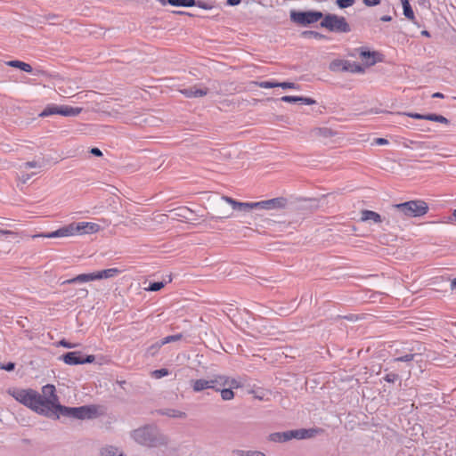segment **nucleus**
Instances as JSON below:
<instances>
[{"instance_id": "b1692460", "label": "nucleus", "mask_w": 456, "mask_h": 456, "mask_svg": "<svg viewBox=\"0 0 456 456\" xmlns=\"http://www.w3.org/2000/svg\"><path fill=\"white\" fill-rule=\"evenodd\" d=\"M102 456H126L122 451L115 446H106L102 450Z\"/></svg>"}, {"instance_id": "2eb2a0df", "label": "nucleus", "mask_w": 456, "mask_h": 456, "mask_svg": "<svg viewBox=\"0 0 456 456\" xmlns=\"http://www.w3.org/2000/svg\"><path fill=\"white\" fill-rule=\"evenodd\" d=\"M82 111L81 108L69 105H58V114L64 117H76Z\"/></svg>"}, {"instance_id": "5fc2aeb1", "label": "nucleus", "mask_w": 456, "mask_h": 456, "mask_svg": "<svg viewBox=\"0 0 456 456\" xmlns=\"http://www.w3.org/2000/svg\"><path fill=\"white\" fill-rule=\"evenodd\" d=\"M247 454V456H266L265 453L259 451H248Z\"/></svg>"}, {"instance_id": "f257e3e1", "label": "nucleus", "mask_w": 456, "mask_h": 456, "mask_svg": "<svg viewBox=\"0 0 456 456\" xmlns=\"http://www.w3.org/2000/svg\"><path fill=\"white\" fill-rule=\"evenodd\" d=\"M9 394L19 403L41 415L48 417V415L53 414L51 410L53 402L44 398L39 393L31 388L14 389L9 391Z\"/></svg>"}, {"instance_id": "052dcab7", "label": "nucleus", "mask_w": 456, "mask_h": 456, "mask_svg": "<svg viewBox=\"0 0 456 456\" xmlns=\"http://www.w3.org/2000/svg\"><path fill=\"white\" fill-rule=\"evenodd\" d=\"M432 97L433 98H442L443 99V98H444V95L442 93L437 92V93L433 94Z\"/></svg>"}, {"instance_id": "0e129e2a", "label": "nucleus", "mask_w": 456, "mask_h": 456, "mask_svg": "<svg viewBox=\"0 0 456 456\" xmlns=\"http://www.w3.org/2000/svg\"><path fill=\"white\" fill-rule=\"evenodd\" d=\"M421 35L424 36V37H431L430 33L428 30H422L421 31Z\"/></svg>"}, {"instance_id": "09e8293b", "label": "nucleus", "mask_w": 456, "mask_h": 456, "mask_svg": "<svg viewBox=\"0 0 456 456\" xmlns=\"http://www.w3.org/2000/svg\"><path fill=\"white\" fill-rule=\"evenodd\" d=\"M59 346H63L65 348H69V349L75 348L77 346L76 344L70 343L64 338L59 341Z\"/></svg>"}, {"instance_id": "1a4fd4ad", "label": "nucleus", "mask_w": 456, "mask_h": 456, "mask_svg": "<svg viewBox=\"0 0 456 456\" xmlns=\"http://www.w3.org/2000/svg\"><path fill=\"white\" fill-rule=\"evenodd\" d=\"M59 360L62 361L68 365H79L85 363H92L94 362L95 357L93 354L84 355L80 351H72L61 354Z\"/></svg>"}, {"instance_id": "3c124183", "label": "nucleus", "mask_w": 456, "mask_h": 456, "mask_svg": "<svg viewBox=\"0 0 456 456\" xmlns=\"http://www.w3.org/2000/svg\"><path fill=\"white\" fill-rule=\"evenodd\" d=\"M265 203H266V200L252 202L253 209L254 208L266 209Z\"/></svg>"}, {"instance_id": "bf43d9fd", "label": "nucleus", "mask_w": 456, "mask_h": 456, "mask_svg": "<svg viewBox=\"0 0 456 456\" xmlns=\"http://www.w3.org/2000/svg\"><path fill=\"white\" fill-rule=\"evenodd\" d=\"M392 20V17L390 15H384L380 18V20L388 22Z\"/></svg>"}, {"instance_id": "c85d7f7f", "label": "nucleus", "mask_w": 456, "mask_h": 456, "mask_svg": "<svg viewBox=\"0 0 456 456\" xmlns=\"http://www.w3.org/2000/svg\"><path fill=\"white\" fill-rule=\"evenodd\" d=\"M163 415L170 418L183 419L186 417V413L175 409H167L161 412Z\"/></svg>"}, {"instance_id": "a18cd8bd", "label": "nucleus", "mask_w": 456, "mask_h": 456, "mask_svg": "<svg viewBox=\"0 0 456 456\" xmlns=\"http://www.w3.org/2000/svg\"><path fill=\"white\" fill-rule=\"evenodd\" d=\"M15 368V363L12 362H9L7 363H2L0 362V369L6 370V371H12Z\"/></svg>"}, {"instance_id": "cd10ccee", "label": "nucleus", "mask_w": 456, "mask_h": 456, "mask_svg": "<svg viewBox=\"0 0 456 456\" xmlns=\"http://www.w3.org/2000/svg\"><path fill=\"white\" fill-rule=\"evenodd\" d=\"M427 120L438 122V123H442L444 125H449L451 123V121L447 118L444 117L443 115H439V114H436V113H428V117H427Z\"/></svg>"}, {"instance_id": "49530a36", "label": "nucleus", "mask_w": 456, "mask_h": 456, "mask_svg": "<svg viewBox=\"0 0 456 456\" xmlns=\"http://www.w3.org/2000/svg\"><path fill=\"white\" fill-rule=\"evenodd\" d=\"M222 200L227 202L232 206V208L235 210L237 204L239 201L235 200L234 199L228 197V196H223Z\"/></svg>"}, {"instance_id": "f03ea898", "label": "nucleus", "mask_w": 456, "mask_h": 456, "mask_svg": "<svg viewBox=\"0 0 456 456\" xmlns=\"http://www.w3.org/2000/svg\"><path fill=\"white\" fill-rule=\"evenodd\" d=\"M100 228L101 227L98 224L92 222L71 223L69 225L61 227L56 231L47 233H39L35 235V237L53 239L69 237L77 234H92L97 232Z\"/></svg>"}, {"instance_id": "473e14b6", "label": "nucleus", "mask_w": 456, "mask_h": 456, "mask_svg": "<svg viewBox=\"0 0 456 456\" xmlns=\"http://www.w3.org/2000/svg\"><path fill=\"white\" fill-rule=\"evenodd\" d=\"M413 349H410V353L404 354L403 355H399L394 358V362H411L414 357L417 355V354L412 353Z\"/></svg>"}, {"instance_id": "864d4df0", "label": "nucleus", "mask_w": 456, "mask_h": 456, "mask_svg": "<svg viewBox=\"0 0 456 456\" xmlns=\"http://www.w3.org/2000/svg\"><path fill=\"white\" fill-rule=\"evenodd\" d=\"M375 143L377 145H387V144H388V140L386 138H376Z\"/></svg>"}, {"instance_id": "603ef678", "label": "nucleus", "mask_w": 456, "mask_h": 456, "mask_svg": "<svg viewBox=\"0 0 456 456\" xmlns=\"http://www.w3.org/2000/svg\"><path fill=\"white\" fill-rule=\"evenodd\" d=\"M381 0H362L363 4L367 6H376L380 3Z\"/></svg>"}, {"instance_id": "338daca9", "label": "nucleus", "mask_w": 456, "mask_h": 456, "mask_svg": "<svg viewBox=\"0 0 456 456\" xmlns=\"http://www.w3.org/2000/svg\"><path fill=\"white\" fill-rule=\"evenodd\" d=\"M452 216L456 220V208L452 212Z\"/></svg>"}, {"instance_id": "79ce46f5", "label": "nucleus", "mask_w": 456, "mask_h": 456, "mask_svg": "<svg viewBox=\"0 0 456 456\" xmlns=\"http://www.w3.org/2000/svg\"><path fill=\"white\" fill-rule=\"evenodd\" d=\"M407 117L414 118V119H419V120H427L428 114H420L417 112H406L404 113Z\"/></svg>"}, {"instance_id": "4be33fe9", "label": "nucleus", "mask_w": 456, "mask_h": 456, "mask_svg": "<svg viewBox=\"0 0 456 456\" xmlns=\"http://www.w3.org/2000/svg\"><path fill=\"white\" fill-rule=\"evenodd\" d=\"M362 221H369L371 220L374 223H380L381 222V216L372 210H363L362 211Z\"/></svg>"}, {"instance_id": "ea45409f", "label": "nucleus", "mask_w": 456, "mask_h": 456, "mask_svg": "<svg viewBox=\"0 0 456 456\" xmlns=\"http://www.w3.org/2000/svg\"><path fill=\"white\" fill-rule=\"evenodd\" d=\"M169 373L168 370L166 369V368H161V369H159V370H155L153 372H152V376L155 378V379H161L163 377H166L167 376Z\"/></svg>"}, {"instance_id": "2f4dec72", "label": "nucleus", "mask_w": 456, "mask_h": 456, "mask_svg": "<svg viewBox=\"0 0 456 456\" xmlns=\"http://www.w3.org/2000/svg\"><path fill=\"white\" fill-rule=\"evenodd\" d=\"M304 38H314L317 40L324 39L326 37L322 33L314 30H305L301 33Z\"/></svg>"}, {"instance_id": "20e7f679", "label": "nucleus", "mask_w": 456, "mask_h": 456, "mask_svg": "<svg viewBox=\"0 0 456 456\" xmlns=\"http://www.w3.org/2000/svg\"><path fill=\"white\" fill-rule=\"evenodd\" d=\"M132 438L139 444L147 447H157L167 444V437L152 426H144L131 433Z\"/></svg>"}, {"instance_id": "8fccbe9b", "label": "nucleus", "mask_w": 456, "mask_h": 456, "mask_svg": "<svg viewBox=\"0 0 456 456\" xmlns=\"http://www.w3.org/2000/svg\"><path fill=\"white\" fill-rule=\"evenodd\" d=\"M23 167L25 168H35V167H40L41 166L37 161H28L23 164Z\"/></svg>"}, {"instance_id": "7ed1b4c3", "label": "nucleus", "mask_w": 456, "mask_h": 456, "mask_svg": "<svg viewBox=\"0 0 456 456\" xmlns=\"http://www.w3.org/2000/svg\"><path fill=\"white\" fill-rule=\"evenodd\" d=\"M51 410L53 414L48 415V417L53 419H59L60 416H62L74 419H89L94 418L96 414V409L94 406L91 405L68 407L53 402Z\"/></svg>"}, {"instance_id": "13d9d810", "label": "nucleus", "mask_w": 456, "mask_h": 456, "mask_svg": "<svg viewBox=\"0 0 456 456\" xmlns=\"http://www.w3.org/2000/svg\"><path fill=\"white\" fill-rule=\"evenodd\" d=\"M234 452L236 454H238L239 456H247L248 455L247 453H248V451L236 450V451H234Z\"/></svg>"}, {"instance_id": "dca6fc26", "label": "nucleus", "mask_w": 456, "mask_h": 456, "mask_svg": "<svg viewBox=\"0 0 456 456\" xmlns=\"http://www.w3.org/2000/svg\"><path fill=\"white\" fill-rule=\"evenodd\" d=\"M190 386L193 392L200 393L204 390L208 389V379H191Z\"/></svg>"}, {"instance_id": "c756f323", "label": "nucleus", "mask_w": 456, "mask_h": 456, "mask_svg": "<svg viewBox=\"0 0 456 456\" xmlns=\"http://www.w3.org/2000/svg\"><path fill=\"white\" fill-rule=\"evenodd\" d=\"M228 386L232 390L243 387V383L237 379L225 375V387Z\"/></svg>"}, {"instance_id": "de8ad7c7", "label": "nucleus", "mask_w": 456, "mask_h": 456, "mask_svg": "<svg viewBox=\"0 0 456 456\" xmlns=\"http://www.w3.org/2000/svg\"><path fill=\"white\" fill-rule=\"evenodd\" d=\"M195 6H198L199 8H201L203 10H211L213 8V5L202 1H196Z\"/></svg>"}, {"instance_id": "69168bd1", "label": "nucleus", "mask_w": 456, "mask_h": 456, "mask_svg": "<svg viewBox=\"0 0 456 456\" xmlns=\"http://www.w3.org/2000/svg\"><path fill=\"white\" fill-rule=\"evenodd\" d=\"M224 217H221V216H212L211 219L212 220H215V221H217V220H220V219H223Z\"/></svg>"}, {"instance_id": "393cba45", "label": "nucleus", "mask_w": 456, "mask_h": 456, "mask_svg": "<svg viewBox=\"0 0 456 456\" xmlns=\"http://www.w3.org/2000/svg\"><path fill=\"white\" fill-rule=\"evenodd\" d=\"M402 5H403L404 16L407 19L413 21L415 20L414 12L411 8V5L409 0H402Z\"/></svg>"}, {"instance_id": "e433bc0d", "label": "nucleus", "mask_w": 456, "mask_h": 456, "mask_svg": "<svg viewBox=\"0 0 456 456\" xmlns=\"http://www.w3.org/2000/svg\"><path fill=\"white\" fill-rule=\"evenodd\" d=\"M253 209L252 202H240L239 201L235 210L248 212Z\"/></svg>"}, {"instance_id": "f704fd0d", "label": "nucleus", "mask_w": 456, "mask_h": 456, "mask_svg": "<svg viewBox=\"0 0 456 456\" xmlns=\"http://www.w3.org/2000/svg\"><path fill=\"white\" fill-rule=\"evenodd\" d=\"M219 393L221 395V398L224 401L232 400L234 398V396H235L234 392L230 387H228V388L222 387L219 390Z\"/></svg>"}, {"instance_id": "680f3d73", "label": "nucleus", "mask_w": 456, "mask_h": 456, "mask_svg": "<svg viewBox=\"0 0 456 456\" xmlns=\"http://www.w3.org/2000/svg\"><path fill=\"white\" fill-rule=\"evenodd\" d=\"M29 179H30V175H22V181H23V183H27V182H28V180H29Z\"/></svg>"}, {"instance_id": "72a5a7b5", "label": "nucleus", "mask_w": 456, "mask_h": 456, "mask_svg": "<svg viewBox=\"0 0 456 456\" xmlns=\"http://www.w3.org/2000/svg\"><path fill=\"white\" fill-rule=\"evenodd\" d=\"M166 284H167L166 281H152V282L151 281L149 283V286L147 288H145V290L156 292V291H159L161 289H163Z\"/></svg>"}, {"instance_id": "0eeeda50", "label": "nucleus", "mask_w": 456, "mask_h": 456, "mask_svg": "<svg viewBox=\"0 0 456 456\" xmlns=\"http://www.w3.org/2000/svg\"><path fill=\"white\" fill-rule=\"evenodd\" d=\"M313 429H294V430H287L283 432H274L271 433L268 436V440L273 443H286L292 439H305L309 438L313 436Z\"/></svg>"}, {"instance_id": "6e6d98bb", "label": "nucleus", "mask_w": 456, "mask_h": 456, "mask_svg": "<svg viewBox=\"0 0 456 456\" xmlns=\"http://www.w3.org/2000/svg\"><path fill=\"white\" fill-rule=\"evenodd\" d=\"M90 152L94 155V156H96V157H101L102 156V151L99 149V148H92Z\"/></svg>"}, {"instance_id": "412c9836", "label": "nucleus", "mask_w": 456, "mask_h": 456, "mask_svg": "<svg viewBox=\"0 0 456 456\" xmlns=\"http://www.w3.org/2000/svg\"><path fill=\"white\" fill-rule=\"evenodd\" d=\"M413 150H436L437 145L432 142L426 141H411Z\"/></svg>"}, {"instance_id": "4468645a", "label": "nucleus", "mask_w": 456, "mask_h": 456, "mask_svg": "<svg viewBox=\"0 0 456 456\" xmlns=\"http://www.w3.org/2000/svg\"><path fill=\"white\" fill-rule=\"evenodd\" d=\"M287 203L288 200L284 197H278L267 200L265 203L266 210L282 209L287 206Z\"/></svg>"}, {"instance_id": "7c9ffc66", "label": "nucleus", "mask_w": 456, "mask_h": 456, "mask_svg": "<svg viewBox=\"0 0 456 456\" xmlns=\"http://www.w3.org/2000/svg\"><path fill=\"white\" fill-rule=\"evenodd\" d=\"M55 114H58V105L49 104L39 114V117L45 118V117H48V116L55 115Z\"/></svg>"}, {"instance_id": "f8f14e48", "label": "nucleus", "mask_w": 456, "mask_h": 456, "mask_svg": "<svg viewBox=\"0 0 456 456\" xmlns=\"http://www.w3.org/2000/svg\"><path fill=\"white\" fill-rule=\"evenodd\" d=\"M208 389L219 392L222 387H225V375L215 374L208 379Z\"/></svg>"}, {"instance_id": "6ab92c4d", "label": "nucleus", "mask_w": 456, "mask_h": 456, "mask_svg": "<svg viewBox=\"0 0 456 456\" xmlns=\"http://www.w3.org/2000/svg\"><path fill=\"white\" fill-rule=\"evenodd\" d=\"M162 4L167 3L175 7H192L196 5V0H159Z\"/></svg>"}, {"instance_id": "a211bd4d", "label": "nucleus", "mask_w": 456, "mask_h": 456, "mask_svg": "<svg viewBox=\"0 0 456 456\" xmlns=\"http://www.w3.org/2000/svg\"><path fill=\"white\" fill-rule=\"evenodd\" d=\"M55 391H56V389L53 385L47 384L42 387L43 395H41L45 399H49L52 402H54L55 403H59L58 397L55 394Z\"/></svg>"}, {"instance_id": "423d86ee", "label": "nucleus", "mask_w": 456, "mask_h": 456, "mask_svg": "<svg viewBox=\"0 0 456 456\" xmlns=\"http://www.w3.org/2000/svg\"><path fill=\"white\" fill-rule=\"evenodd\" d=\"M320 26L327 28L330 32L348 33L351 31V27L346 18L333 13L323 15Z\"/></svg>"}, {"instance_id": "a19ab883", "label": "nucleus", "mask_w": 456, "mask_h": 456, "mask_svg": "<svg viewBox=\"0 0 456 456\" xmlns=\"http://www.w3.org/2000/svg\"><path fill=\"white\" fill-rule=\"evenodd\" d=\"M278 87L283 89H298L299 86L292 82H278Z\"/></svg>"}, {"instance_id": "a878e982", "label": "nucleus", "mask_w": 456, "mask_h": 456, "mask_svg": "<svg viewBox=\"0 0 456 456\" xmlns=\"http://www.w3.org/2000/svg\"><path fill=\"white\" fill-rule=\"evenodd\" d=\"M379 55L380 54L379 53H377V52H370V51H366V50H362L360 52V56L362 59H366L367 60L368 58H370V57L373 58V60L371 61L368 62L369 65H374L375 63L379 61L380 59L379 58H378V59L376 58V56H379Z\"/></svg>"}, {"instance_id": "6e6552de", "label": "nucleus", "mask_w": 456, "mask_h": 456, "mask_svg": "<svg viewBox=\"0 0 456 456\" xmlns=\"http://www.w3.org/2000/svg\"><path fill=\"white\" fill-rule=\"evenodd\" d=\"M322 18L323 13L320 11H291L290 12V20L303 26L315 23Z\"/></svg>"}, {"instance_id": "c03bdc74", "label": "nucleus", "mask_w": 456, "mask_h": 456, "mask_svg": "<svg viewBox=\"0 0 456 456\" xmlns=\"http://www.w3.org/2000/svg\"><path fill=\"white\" fill-rule=\"evenodd\" d=\"M383 379L385 381H387L388 383H394L397 379H399V376L396 373L390 372V373L386 374Z\"/></svg>"}, {"instance_id": "f3484780", "label": "nucleus", "mask_w": 456, "mask_h": 456, "mask_svg": "<svg viewBox=\"0 0 456 456\" xmlns=\"http://www.w3.org/2000/svg\"><path fill=\"white\" fill-rule=\"evenodd\" d=\"M120 273V270L118 268H109L94 273L95 280L113 278Z\"/></svg>"}, {"instance_id": "9d476101", "label": "nucleus", "mask_w": 456, "mask_h": 456, "mask_svg": "<svg viewBox=\"0 0 456 456\" xmlns=\"http://www.w3.org/2000/svg\"><path fill=\"white\" fill-rule=\"evenodd\" d=\"M180 93L186 98H200L206 96L208 93V88H196V86H190L180 90Z\"/></svg>"}, {"instance_id": "ddd939ff", "label": "nucleus", "mask_w": 456, "mask_h": 456, "mask_svg": "<svg viewBox=\"0 0 456 456\" xmlns=\"http://www.w3.org/2000/svg\"><path fill=\"white\" fill-rule=\"evenodd\" d=\"M92 281H95L94 273H81V274L75 276L74 278L63 281L61 282V285L73 284V283H85V282H89Z\"/></svg>"}, {"instance_id": "58836bf2", "label": "nucleus", "mask_w": 456, "mask_h": 456, "mask_svg": "<svg viewBox=\"0 0 456 456\" xmlns=\"http://www.w3.org/2000/svg\"><path fill=\"white\" fill-rule=\"evenodd\" d=\"M355 0H336V4L340 9H346L352 6Z\"/></svg>"}, {"instance_id": "4d7b16f0", "label": "nucleus", "mask_w": 456, "mask_h": 456, "mask_svg": "<svg viewBox=\"0 0 456 456\" xmlns=\"http://www.w3.org/2000/svg\"><path fill=\"white\" fill-rule=\"evenodd\" d=\"M241 3V0H227V4L230 6H235Z\"/></svg>"}, {"instance_id": "9b49d317", "label": "nucleus", "mask_w": 456, "mask_h": 456, "mask_svg": "<svg viewBox=\"0 0 456 456\" xmlns=\"http://www.w3.org/2000/svg\"><path fill=\"white\" fill-rule=\"evenodd\" d=\"M281 102H289V103H297L304 105H314L316 103V101L310 97L305 96H294V95H285L281 98Z\"/></svg>"}, {"instance_id": "c9c22d12", "label": "nucleus", "mask_w": 456, "mask_h": 456, "mask_svg": "<svg viewBox=\"0 0 456 456\" xmlns=\"http://www.w3.org/2000/svg\"><path fill=\"white\" fill-rule=\"evenodd\" d=\"M182 338H183L182 333L167 336V337L163 338L162 339H160V345L164 346V345H167L171 342H176V341L181 340Z\"/></svg>"}, {"instance_id": "4c0bfd02", "label": "nucleus", "mask_w": 456, "mask_h": 456, "mask_svg": "<svg viewBox=\"0 0 456 456\" xmlns=\"http://www.w3.org/2000/svg\"><path fill=\"white\" fill-rule=\"evenodd\" d=\"M161 346H163V345H160V340H159L147 348V354L153 356L159 352Z\"/></svg>"}, {"instance_id": "e2e57ef3", "label": "nucleus", "mask_w": 456, "mask_h": 456, "mask_svg": "<svg viewBox=\"0 0 456 456\" xmlns=\"http://www.w3.org/2000/svg\"><path fill=\"white\" fill-rule=\"evenodd\" d=\"M451 289H456V278H454V279L451 281Z\"/></svg>"}, {"instance_id": "774afa93", "label": "nucleus", "mask_w": 456, "mask_h": 456, "mask_svg": "<svg viewBox=\"0 0 456 456\" xmlns=\"http://www.w3.org/2000/svg\"><path fill=\"white\" fill-rule=\"evenodd\" d=\"M175 12V13H178V14H185V13H187L186 12H181V11H179V12Z\"/></svg>"}, {"instance_id": "39448f33", "label": "nucleus", "mask_w": 456, "mask_h": 456, "mask_svg": "<svg viewBox=\"0 0 456 456\" xmlns=\"http://www.w3.org/2000/svg\"><path fill=\"white\" fill-rule=\"evenodd\" d=\"M399 214L407 217H419L428 211V205L423 200H410L393 206Z\"/></svg>"}, {"instance_id": "5701e85b", "label": "nucleus", "mask_w": 456, "mask_h": 456, "mask_svg": "<svg viewBox=\"0 0 456 456\" xmlns=\"http://www.w3.org/2000/svg\"><path fill=\"white\" fill-rule=\"evenodd\" d=\"M345 66V72L362 73L364 71V68H362V65L355 61L346 60Z\"/></svg>"}, {"instance_id": "37998d69", "label": "nucleus", "mask_w": 456, "mask_h": 456, "mask_svg": "<svg viewBox=\"0 0 456 456\" xmlns=\"http://www.w3.org/2000/svg\"><path fill=\"white\" fill-rule=\"evenodd\" d=\"M261 88L269 89L278 87V82L273 81H263L259 83Z\"/></svg>"}, {"instance_id": "aec40b11", "label": "nucleus", "mask_w": 456, "mask_h": 456, "mask_svg": "<svg viewBox=\"0 0 456 456\" xmlns=\"http://www.w3.org/2000/svg\"><path fill=\"white\" fill-rule=\"evenodd\" d=\"M5 64L12 68L20 69V70L27 72V73H31L33 71V68L30 64L21 61H19V60H12V61H6Z\"/></svg>"}, {"instance_id": "bb28decb", "label": "nucleus", "mask_w": 456, "mask_h": 456, "mask_svg": "<svg viewBox=\"0 0 456 456\" xmlns=\"http://www.w3.org/2000/svg\"><path fill=\"white\" fill-rule=\"evenodd\" d=\"M345 61L346 60H334L330 64V69L333 72H345Z\"/></svg>"}]
</instances>
